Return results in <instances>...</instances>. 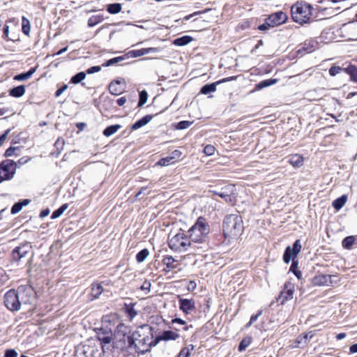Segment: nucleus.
<instances>
[{
  "label": "nucleus",
  "mask_w": 357,
  "mask_h": 357,
  "mask_svg": "<svg viewBox=\"0 0 357 357\" xmlns=\"http://www.w3.org/2000/svg\"><path fill=\"white\" fill-rule=\"evenodd\" d=\"M344 71L349 74L351 79L357 82V67L353 65H349L347 68H344Z\"/></svg>",
  "instance_id": "obj_26"
},
{
  "label": "nucleus",
  "mask_w": 357,
  "mask_h": 357,
  "mask_svg": "<svg viewBox=\"0 0 357 357\" xmlns=\"http://www.w3.org/2000/svg\"><path fill=\"white\" fill-rule=\"evenodd\" d=\"M209 232L208 225L202 218H198L197 222L188 230V238L192 243V248L195 250L196 243H203Z\"/></svg>",
  "instance_id": "obj_2"
},
{
  "label": "nucleus",
  "mask_w": 357,
  "mask_h": 357,
  "mask_svg": "<svg viewBox=\"0 0 357 357\" xmlns=\"http://www.w3.org/2000/svg\"><path fill=\"white\" fill-rule=\"evenodd\" d=\"M250 342H251L250 338L243 339L239 344V347H238L239 351H244L250 345Z\"/></svg>",
  "instance_id": "obj_46"
},
{
  "label": "nucleus",
  "mask_w": 357,
  "mask_h": 357,
  "mask_svg": "<svg viewBox=\"0 0 357 357\" xmlns=\"http://www.w3.org/2000/svg\"><path fill=\"white\" fill-rule=\"evenodd\" d=\"M99 340H101L105 344H109L112 341V337L106 336V337H99Z\"/></svg>",
  "instance_id": "obj_59"
},
{
  "label": "nucleus",
  "mask_w": 357,
  "mask_h": 357,
  "mask_svg": "<svg viewBox=\"0 0 357 357\" xmlns=\"http://www.w3.org/2000/svg\"><path fill=\"white\" fill-rule=\"evenodd\" d=\"M103 16L102 15H96L91 16L88 20V26L92 27L96 24L100 23L103 20Z\"/></svg>",
  "instance_id": "obj_30"
},
{
  "label": "nucleus",
  "mask_w": 357,
  "mask_h": 357,
  "mask_svg": "<svg viewBox=\"0 0 357 357\" xmlns=\"http://www.w3.org/2000/svg\"><path fill=\"white\" fill-rule=\"evenodd\" d=\"M30 203V200L28 199H23L22 201L15 203L11 208V213L17 214L22 208L23 206H27Z\"/></svg>",
  "instance_id": "obj_20"
},
{
  "label": "nucleus",
  "mask_w": 357,
  "mask_h": 357,
  "mask_svg": "<svg viewBox=\"0 0 357 357\" xmlns=\"http://www.w3.org/2000/svg\"><path fill=\"white\" fill-rule=\"evenodd\" d=\"M234 79H235V77H227V78H224L222 79L218 80L214 83L206 84L202 88L200 92L205 95L208 94L209 93H211V92H214L216 91L217 85L224 83V82H226L234 80Z\"/></svg>",
  "instance_id": "obj_13"
},
{
  "label": "nucleus",
  "mask_w": 357,
  "mask_h": 357,
  "mask_svg": "<svg viewBox=\"0 0 357 357\" xmlns=\"http://www.w3.org/2000/svg\"><path fill=\"white\" fill-rule=\"evenodd\" d=\"M8 33H9V26L6 25L3 28V37L4 38L8 40Z\"/></svg>",
  "instance_id": "obj_63"
},
{
  "label": "nucleus",
  "mask_w": 357,
  "mask_h": 357,
  "mask_svg": "<svg viewBox=\"0 0 357 357\" xmlns=\"http://www.w3.org/2000/svg\"><path fill=\"white\" fill-rule=\"evenodd\" d=\"M355 242V237L349 236L346 237L342 241V246L346 249H351Z\"/></svg>",
  "instance_id": "obj_39"
},
{
  "label": "nucleus",
  "mask_w": 357,
  "mask_h": 357,
  "mask_svg": "<svg viewBox=\"0 0 357 357\" xmlns=\"http://www.w3.org/2000/svg\"><path fill=\"white\" fill-rule=\"evenodd\" d=\"M172 324H179L181 325L185 324V321L180 318H175V319H172Z\"/></svg>",
  "instance_id": "obj_62"
},
{
  "label": "nucleus",
  "mask_w": 357,
  "mask_h": 357,
  "mask_svg": "<svg viewBox=\"0 0 357 357\" xmlns=\"http://www.w3.org/2000/svg\"><path fill=\"white\" fill-rule=\"evenodd\" d=\"M36 68H31L28 72L16 75L14 79L18 81L27 79L32 76V75L36 72Z\"/></svg>",
  "instance_id": "obj_28"
},
{
  "label": "nucleus",
  "mask_w": 357,
  "mask_h": 357,
  "mask_svg": "<svg viewBox=\"0 0 357 357\" xmlns=\"http://www.w3.org/2000/svg\"><path fill=\"white\" fill-rule=\"evenodd\" d=\"M169 247L172 250L180 252L194 250L192 243L190 241L188 236L183 232L169 237Z\"/></svg>",
  "instance_id": "obj_5"
},
{
  "label": "nucleus",
  "mask_w": 357,
  "mask_h": 357,
  "mask_svg": "<svg viewBox=\"0 0 357 357\" xmlns=\"http://www.w3.org/2000/svg\"><path fill=\"white\" fill-rule=\"evenodd\" d=\"M296 256L297 255H293V250H291V248L289 246L286 248L283 256V260L285 263L288 264L291 259L294 260Z\"/></svg>",
  "instance_id": "obj_32"
},
{
  "label": "nucleus",
  "mask_w": 357,
  "mask_h": 357,
  "mask_svg": "<svg viewBox=\"0 0 357 357\" xmlns=\"http://www.w3.org/2000/svg\"><path fill=\"white\" fill-rule=\"evenodd\" d=\"M342 70H344V69H342V68H340L339 66H332L329 69V74L331 76H335V75H337L338 73H340Z\"/></svg>",
  "instance_id": "obj_49"
},
{
  "label": "nucleus",
  "mask_w": 357,
  "mask_h": 357,
  "mask_svg": "<svg viewBox=\"0 0 357 357\" xmlns=\"http://www.w3.org/2000/svg\"><path fill=\"white\" fill-rule=\"evenodd\" d=\"M100 70H101L100 67L97 66H93V67L89 68L86 70V72L88 74H93V73L99 72Z\"/></svg>",
  "instance_id": "obj_55"
},
{
  "label": "nucleus",
  "mask_w": 357,
  "mask_h": 357,
  "mask_svg": "<svg viewBox=\"0 0 357 357\" xmlns=\"http://www.w3.org/2000/svg\"><path fill=\"white\" fill-rule=\"evenodd\" d=\"M17 352L15 349H8L5 353V357H17Z\"/></svg>",
  "instance_id": "obj_53"
},
{
  "label": "nucleus",
  "mask_w": 357,
  "mask_h": 357,
  "mask_svg": "<svg viewBox=\"0 0 357 357\" xmlns=\"http://www.w3.org/2000/svg\"><path fill=\"white\" fill-rule=\"evenodd\" d=\"M290 271H292L298 279L301 278L302 273L298 270V263L297 262L293 261V263L290 267Z\"/></svg>",
  "instance_id": "obj_42"
},
{
  "label": "nucleus",
  "mask_w": 357,
  "mask_h": 357,
  "mask_svg": "<svg viewBox=\"0 0 357 357\" xmlns=\"http://www.w3.org/2000/svg\"><path fill=\"white\" fill-rule=\"evenodd\" d=\"M25 93V87L24 85H20L14 87L10 91V95L13 97L20 98Z\"/></svg>",
  "instance_id": "obj_25"
},
{
  "label": "nucleus",
  "mask_w": 357,
  "mask_h": 357,
  "mask_svg": "<svg viewBox=\"0 0 357 357\" xmlns=\"http://www.w3.org/2000/svg\"><path fill=\"white\" fill-rule=\"evenodd\" d=\"M181 155V153L178 150H175L172 153V155L170 157H174V162H175L176 160Z\"/></svg>",
  "instance_id": "obj_58"
},
{
  "label": "nucleus",
  "mask_w": 357,
  "mask_h": 357,
  "mask_svg": "<svg viewBox=\"0 0 357 357\" xmlns=\"http://www.w3.org/2000/svg\"><path fill=\"white\" fill-rule=\"evenodd\" d=\"M152 119V116L151 115H146L142 118L141 119L136 121L132 126V130H137L142 126L146 125L149 122H150Z\"/></svg>",
  "instance_id": "obj_19"
},
{
  "label": "nucleus",
  "mask_w": 357,
  "mask_h": 357,
  "mask_svg": "<svg viewBox=\"0 0 357 357\" xmlns=\"http://www.w3.org/2000/svg\"><path fill=\"white\" fill-rule=\"evenodd\" d=\"M30 243H24L18 247H16L12 252L13 260L16 261H21L23 258L27 257L31 250Z\"/></svg>",
  "instance_id": "obj_9"
},
{
  "label": "nucleus",
  "mask_w": 357,
  "mask_h": 357,
  "mask_svg": "<svg viewBox=\"0 0 357 357\" xmlns=\"http://www.w3.org/2000/svg\"><path fill=\"white\" fill-rule=\"evenodd\" d=\"M17 163L10 160H6L0 163V183L6 180L13 178L16 171Z\"/></svg>",
  "instance_id": "obj_6"
},
{
  "label": "nucleus",
  "mask_w": 357,
  "mask_h": 357,
  "mask_svg": "<svg viewBox=\"0 0 357 357\" xmlns=\"http://www.w3.org/2000/svg\"><path fill=\"white\" fill-rule=\"evenodd\" d=\"M294 292V286L291 283H287L284 286V289L280 293L279 299L281 301V304H284L287 301L293 298Z\"/></svg>",
  "instance_id": "obj_12"
},
{
  "label": "nucleus",
  "mask_w": 357,
  "mask_h": 357,
  "mask_svg": "<svg viewBox=\"0 0 357 357\" xmlns=\"http://www.w3.org/2000/svg\"><path fill=\"white\" fill-rule=\"evenodd\" d=\"M267 18L268 22L274 27L284 23L287 20V16L284 13L280 11L269 15Z\"/></svg>",
  "instance_id": "obj_11"
},
{
  "label": "nucleus",
  "mask_w": 357,
  "mask_h": 357,
  "mask_svg": "<svg viewBox=\"0 0 357 357\" xmlns=\"http://www.w3.org/2000/svg\"><path fill=\"white\" fill-rule=\"evenodd\" d=\"M109 92L115 96H118L121 93L123 89L120 86V82L114 81L112 82L109 86Z\"/></svg>",
  "instance_id": "obj_21"
},
{
  "label": "nucleus",
  "mask_w": 357,
  "mask_h": 357,
  "mask_svg": "<svg viewBox=\"0 0 357 357\" xmlns=\"http://www.w3.org/2000/svg\"><path fill=\"white\" fill-rule=\"evenodd\" d=\"M151 287V284L149 282H144V284L142 285L141 289L143 290H148L149 291Z\"/></svg>",
  "instance_id": "obj_64"
},
{
  "label": "nucleus",
  "mask_w": 357,
  "mask_h": 357,
  "mask_svg": "<svg viewBox=\"0 0 357 357\" xmlns=\"http://www.w3.org/2000/svg\"><path fill=\"white\" fill-rule=\"evenodd\" d=\"M312 6L305 1H298L291 6V16L294 22L303 24L308 22L312 16Z\"/></svg>",
  "instance_id": "obj_4"
},
{
  "label": "nucleus",
  "mask_w": 357,
  "mask_h": 357,
  "mask_svg": "<svg viewBox=\"0 0 357 357\" xmlns=\"http://www.w3.org/2000/svg\"><path fill=\"white\" fill-rule=\"evenodd\" d=\"M174 163V157L167 156L166 158H161L157 163V165L165 167L168 166L169 165H172Z\"/></svg>",
  "instance_id": "obj_37"
},
{
  "label": "nucleus",
  "mask_w": 357,
  "mask_h": 357,
  "mask_svg": "<svg viewBox=\"0 0 357 357\" xmlns=\"http://www.w3.org/2000/svg\"><path fill=\"white\" fill-rule=\"evenodd\" d=\"M344 29L352 33L353 36L357 37V24L354 22H350L344 24Z\"/></svg>",
  "instance_id": "obj_31"
},
{
  "label": "nucleus",
  "mask_w": 357,
  "mask_h": 357,
  "mask_svg": "<svg viewBox=\"0 0 357 357\" xmlns=\"http://www.w3.org/2000/svg\"><path fill=\"white\" fill-rule=\"evenodd\" d=\"M22 32L26 35L29 36L30 31H31V25L29 20L25 17H22Z\"/></svg>",
  "instance_id": "obj_33"
},
{
  "label": "nucleus",
  "mask_w": 357,
  "mask_h": 357,
  "mask_svg": "<svg viewBox=\"0 0 357 357\" xmlns=\"http://www.w3.org/2000/svg\"><path fill=\"white\" fill-rule=\"evenodd\" d=\"M19 298L21 305L31 304L35 300V292L31 287H19Z\"/></svg>",
  "instance_id": "obj_8"
},
{
  "label": "nucleus",
  "mask_w": 357,
  "mask_h": 357,
  "mask_svg": "<svg viewBox=\"0 0 357 357\" xmlns=\"http://www.w3.org/2000/svg\"><path fill=\"white\" fill-rule=\"evenodd\" d=\"M179 308L184 313L188 314L195 308V302L192 299L180 298Z\"/></svg>",
  "instance_id": "obj_15"
},
{
  "label": "nucleus",
  "mask_w": 357,
  "mask_h": 357,
  "mask_svg": "<svg viewBox=\"0 0 357 357\" xmlns=\"http://www.w3.org/2000/svg\"><path fill=\"white\" fill-rule=\"evenodd\" d=\"M161 51L160 47L142 48L140 50H132L129 54L133 57H139L150 53H156Z\"/></svg>",
  "instance_id": "obj_16"
},
{
  "label": "nucleus",
  "mask_w": 357,
  "mask_h": 357,
  "mask_svg": "<svg viewBox=\"0 0 357 357\" xmlns=\"http://www.w3.org/2000/svg\"><path fill=\"white\" fill-rule=\"evenodd\" d=\"M223 232L225 238L233 239L239 236L243 231V220L237 214H230L223 222Z\"/></svg>",
  "instance_id": "obj_1"
},
{
  "label": "nucleus",
  "mask_w": 357,
  "mask_h": 357,
  "mask_svg": "<svg viewBox=\"0 0 357 357\" xmlns=\"http://www.w3.org/2000/svg\"><path fill=\"white\" fill-rule=\"evenodd\" d=\"M215 147L213 145H206L204 149V153L206 155H213L215 153Z\"/></svg>",
  "instance_id": "obj_48"
},
{
  "label": "nucleus",
  "mask_w": 357,
  "mask_h": 357,
  "mask_svg": "<svg viewBox=\"0 0 357 357\" xmlns=\"http://www.w3.org/2000/svg\"><path fill=\"white\" fill-rule=\"evenodd\" d=\"M301 249V245L300 241L296 240L293 245V248H291V250H293V255H297L300 252Z\"/></svg>",
  "instance_id": "obj_47"
},
{
  "label": "nucleus",
  "mask_w": 357,
  "mask_h": 357,
  "mask_svg": "<svg viewBox=\"0 0 357 357\" xmlns=\"http://www.w3.org/2000/svg\"><path fill=\"white\" fill-rule=\"evenodd\" d=\"M123 59V58L122 56H119V57H116V58H113L112 59H109V61H107V63L105 64V66H111V65H113L119 61H121Z\"/></svg>",
  "instance_id": "obj_51"
},
{
  "label": "nucleus",
  "mask_w": 357,
  "mask_h": 357,
  "mask_svg": "<svg viewBox=\"0 0 357 357\" xmlns=\"http://www.w3.org/2000/svg\"><path fill=\"white\" fill-rule=\"evenodd\" d=\"M331 275L319 274L313 278L312 282L317 286H328L331 283Z\"/></svg>",
  "instance_id": "obj_17"
},
{
  "label": "nucleus",
  "mask_w": 357,
  "mask_h": 357,
  "mask_svg": "<svg viewBox=\"0 0 357 357\" xmlns=\"http://www.w3.org/2000/svg\"><path fill=\"white\" fill-rule=\"evenodd\" d=\"M235 191V185H227L222 188L221 191H215L213 190L211 191L214 195H216L223 199L225 200V202L229 203L233 202V198L232 195H234Z\"/></svg>",
  "instance_id": "obj_10"
},
{
  "label": "nucleus",
  "mask_w": 357,
  "mask_h": 357,
  "mask_svg": "<svg viewBox=\"0 0 357 357\" xmlns=\"http://www.w3.org/2000/svg\"><path fill=\"white\" fill-rule=\"evenodd\" d=\"M122 9V6L120 3H112L107 6V11L111 14H117Z\"/></svg>",
  "instance_id": "obj_34"
},
{
  "label": "nucleus",
  "mask_w": 357,
  "mask_h": 357,
  "mask_svg": "<svg viewBox=\"0 0 357 357\" xmlns=\"http://www.w3.org/2000/svg\"><path fill=\"white\" fill-rule=\"evenodd\" d=\"M127 100L126 97H121L119 99H117L116 102L119 106H123L126 102Z\"/></svg>",
  "instance_id": "obj_60"
},
{
  "label": "nucleus",
  "mask_w": 357,
  "mask_h": 357,
  "mask_svg": "<svg viewBox=\"0 0 357 357\" xmlns=\"http://www.w3.org/2000/svg\"><path fill=\"white\" fill-rule=\"evenodd\" d=\"M19 150H20V148L17 146H15V147L11 146L6 151L4 155L6 157H11L13 155H17L18 154L16 153V151H17Z\"/></svg>",
  "instance_id": "obj_43"
},
{
  "label": "nucleus",
  "mask_w": 357,
  "mask_h": 357,
  "mask_svg": "<svg viewBox=\"0 0 357 357\" xmlns=\"http://www.w3.org/2000/svg\"><path fill=\"white\" fill-rule=\"evenodd\" d=\"M4 303L6 307L11 311H17L21 306L19 298V290L10 289L4 296Z\"/></svg>",
  "instance_id": "obj_7"
},
{
  "label": "nucleus",
  "mask_w": 357,
  "mask_h": 357,
  "mask_svg": "<svg viewBox=\"0 0 357 357\" xmlns=\"http://www.w3.org/2000/svg\"><path fill=\"white\" fill-rule=\"evenodd\" d=\"M192 40V38L189 36H184L178 38H176L173 41V44L176 46H184L190 43Z\"/></svg>",
  "instance_id": "obj_23"
},
{
  "label": "nucleus",
  "mask_w": 357,
  "mask_h": 357,
  "mask_svg": "<svg viewBox=\"0 0 357 357\" xmlns=\"http://www.w3.org/2000/svg\"><path fill=\"white\" fill-rule=\"evenodd\" d=\"M103 291V287L100 284H93L91 287V295L93 298H98Z\"/></svg>",
  "instance_id": "obj_29"
},
{
  "label": "nucleus",
  "mask_w": 357,
  "mask_h": 357,
  "mask_svg": "<svg viewBox=\"0 0 357 357\" xmlns=\"http://www.w3.org/2000/svg\"><path fill=\"white\" fill-rule=\"evenodd\" d=\"M162 262L169 271L174 269L177 266L176 260L171 256L165 257L162 259Z\"/></svg>",
  "instance_id": "obj_24"
},
{
  "label": "nucleus",
  "mask_w": 357,
  "mask_h": 357,
  "mask_svg": "<svg viewBox=\"0 0 357 357\" xmlns=\"http://www.w3.org/2000/svg\"><path fill=\"white\" fill-rule=\"evenodd\" d=\"M86 78V73L84 72H80L72 77L70 79V82L77 84L81 82L82 80H84Z\"/></svg>",
  "instance_id": "obj_36"
},
{
  "label": "nucleus",
  "mask_w": 357,
  "mask_h": 357,
  "mask_svg": "<svg viewBox=\"0 0 357 357\" xmlns=\"http://www.w3.org/2000/svg\"><path fill=\"white\" fill-rule=\"evenodd\" d=\"M179 335L172 331H163L161 335L156 337L154 340V346L156 345L161 340H175L178 338Z\"/></svg>",
  "instance_id": "obj_14"
},
{
  "label": "nucleus",
  "mask_w": 357,
  "mask_h": 357,
  "mask_svg": "<svg viewBox=\"0 0 357 357\" xmlns=\"http://www.w3.org/2000/svg\"><path fill=\"white\" fill-rule=\"evenodd\" d=\"M147 98H148V94H147L146 91H142V92H140L138 106L141 107L143 105H144L147 101Z\"/></svg>",
  "instance_id": "obj_44"
},
{
  "label": "nucleus",
  "mask_w": 357,
  "mask_h": 357,
  "mask_svg": "<svg viewBox=\"0 0 357 357\" xmlns=\"http://www.w3.org/2000/svg\"><path fill=\"white\" fill-rule=\"evenodd\" d=\"M121 128V126L119 124L109 126L104 130L103 135L105 137H109L116 133Z\"/></svg>",
  "instance_id": "obj_27"
},
{
  "label": "nucleus",
  "mask_w": 357,
  "mask_h": 357,
  "mask_svg": "<svg viewBox=\"0 0 357 357\" xmlns=\"http://www.w3.org/2000/svg\"><path fill=\"white\" fill-rule=\"evenodd\" d=\"M127 312L130 319H132L137 315V312L133 307L128 308Z\"/></svg>",
  "instance_id": "obj_57"
},
{
  "label": "nucleus",
  "mask_w": 357,
  "mask_h": 357,
  "mask_svg": "<svg viewBox=\"0 0 357 357\" xmlns=\"http://www.w3.org/2000/svg\"><path fill=\"white\" fill-rule=\"evenodd\" d=\"M10 132V129H8L5 131V132L0 136V146H2V144L4 143V142L6 140L8 134Z\"/></svg>",
  "instance_id": "obj_54"
},
{
  "label": "nucleus",
  "mask_w": 357,
  "mask_h": 357,
  "mask_svg": "<svg viewBox=\"0 0 357 357\" xmlns=\"http://www.w3.org/2000/svg\"><path fill=\"white\" fill-rule=\"evenodd\" d=\"M127 331H128V328L124 324H120L117 326V328H116L117 333H122L124 335L127 333Z\"/></svg>",
  "instance_id": "obj_52"
},
{
  "label": "nucleus",
  "mask_w": 357,
  "mask_h": 357,
  "mask_svg": "<svg viewBox=\"0 0 357 357\" xmlns=\"http://www.w3.org/2000/svg\"><path fill=\"white\" fill-rule=\"evenodd\" d=\"M192 124V121H180L177 126H176V128L178 129V130H183V129H186L188 128V127H190L191 125Z\"/></svg>",
  "instance_id": "obj_45"
},
{
  "label": "nucleus",
  "mask_w": 357,
  "mask_h": 357,
  "mask_svg": "<svg viewBox=\"0 0 357 357\" xmlns=\"http://www.w3.org/2000/svg\"><path fill=\"white\" fill-rule=\"evenodd\" d=\"M347 201V195H343L342 196H341L340 197L335 199L333 202V206L336 209V210H340L343 206L344 205L346 204Z\"/></svg>",
  "instance_id": "obj_22"
},
{
  "label": "nucleus",
  "mask_w": 357,
  "mask_h": 357,
  "mask_svg": "<svg viewBox=\"0 0 357 357\" xmlns=\"http://www.w3.org/2000/svg\"><path fill=\"white\" fill-rule=\"evenodd\" d=\"M63 145H64V140L63 139L59 138L55 142V146H57L58 149L59 147L63 148Z\"/></svg>",
  "instance_id": "obj_61"
},
{
  "label": "nucleus",
  "mask_w": 357,
  "mask_h": 357,
  "mask_svg": "<svg viewBox=\"0 0 357 357\" xmlns=\"http://www.w3.org/2000/svg\"><path fill=\"white\" fill-rule=\"evenodd\" d=\"M149 255L148 249L145 248L139 252L136 256V260L139 263L143 262Z\"/></svg>",
  "instance_id": "obj_35"
},
{
  "label": "nucleus",
  "mask_w": 357,
  "mask_h": 357,
  "mask_svg": "<svg viewBox=\"0 0 357 357\" xmlns=\"http://www.w3.org/2000/svg\"><path fill=\"white\" fill-rule=\"evenodd\" d=\"M142 331L143 327L128 337L129 347H134L138 353H144L148 351L152 344L154 345V341H152L148 335L142 337Z\"/></svg>",
  "instance_id": "obj_3"
},
{
  "label": "nucleus",
  "mask_w": 357,
  "mask_h": 357,
  "mask_svg": "<svg viewBox=\"0 0 357 357\" xmlns=\"http://www.w3.org/2000/svg\"><path fill=\"white\" fill-rule=\"evenodd\" d=\"M68 204H63L59 208H58L57 210L54 211L52 213L51 218L52 219L58 218L63 214V213L68 208Z\"/></svg>",
  "instance_id": "obj_38"
},
{
  "label": "nucleus",
  "mask_w": 357,
  "mask_h": 357,
  "mask_svg": "<svg viewBox=\"0 0 357 357\" xmlns=\"http://www.w3.org/2000/svg\"><path fill=\"white\" fill-rule=\"evenodd\" d=\"M276 82H277V79H266V80H264V81L259 82L257 85V88L259 89H261L263 88L273 85V84H275Z\"/></svg>",
  "instance_id": "obj_40"
},
{
  "label": "nucleus",
  "mask_w": 357,
  "mask_h": 357,
  "mask_svg": "<svg viewBox=\"0 0 357 357\" xmlns=\"http://www.w3.org/2000/svg\"><path fill=\"white\" fill-rule=\"evenodd\" d=\"M273 27L272 24L268 22V18L266 19L265 22L259 26L258 29L260 31H266L269 29V28Z\"/></svg>",
  "instance_id": "obj_50"
},
{
  "label": "nucleus",
  "mask_w": 357,
  "mask_h": 357,
  "mask_svg": "<svg viewBox=\"0 0 357 357\" xmlns=\"http://www.w3.org/2000/svg\"><path fill=\"white\" fill-rule=\"evenodd\" d=\"M194 346L190 344L188 347L183 348L179 353L178 357H189L190 351L193 350Z\"/></svg>",
  "instance_id": "obj_41"
},
{
  "label": "nucleus",
  "mask_w": 357,
  "mask_h": 357,
  "mask_svg": "<svg viewBox=\"0 0 357 357\" xmlns=\"http://www.w3.org/2000/svg\"><path fill=\"white\" fill-rule=\"evenodd\" d=\"M289 162L294 167H300L303 165V158L299 154L289 156Z\"/></svg>",
  "instance_id": "obj_18"
},
{
  "label": "nucleus",
  "mask_w": 357,
  "mask_h": 357,
  "mask_svg": "<svg viewBox=\"0 0 357 357\" xmlns=\"http://www.w3.org/2000/svg\"><path fill=\"white\" fill-rule=\"evenodd\" d=\"M68 89L67 85H63L62 87L59 88L55 93V96L56 97L60 96L66 89Z\"/></svg>",
  "instance_id": "obj_56"
}]
</instances>
